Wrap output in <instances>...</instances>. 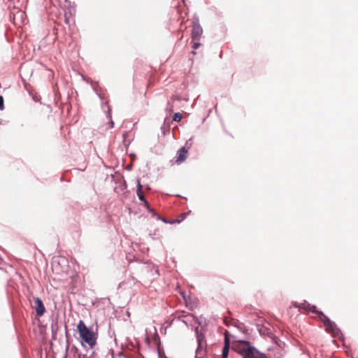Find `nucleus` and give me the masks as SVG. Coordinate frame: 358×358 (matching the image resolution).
Instances as JSON below:
<instances>
[{
  "label": "nucleus",
  "mask_w": 358,
  "mask_h": 358,
  "mask_svg": "<svg viewBox=\"0 0 358 358\" xmlns=\"http://www.w3.org/2000/svg\"><path fill=\"white\" fill-rule=\"evenodd\" d=\"M232 349L241 355L243 358H268L248 341H237L233 344Z\"/></svg>",
  "instance_id": "nucleus-1"
},
{
  "label": "nucleus",
  "mask_w": 358,
  "mask_h": 358,
  "mask_svg": "<svg viewBox=\"0 0 358 358\" xmlns=\"http://www.w3.org/2000/svg\"><path fill=\"white\" fill-rule=\"evenodd\" d=\"M203 34V29L200 24L194 23L192 29V41H199Z\"/></svg>",
  "instance_id": "nucleus-6"
},
{
  "label": "nucleus",
  "mask_w": 358,
  "mask_h": 358,
  "mask_svg": "<svg viewBox=\"0 0 358 358\" xmlns=\"http://www.w3.org/2000/svg\"><path fill=\"white\" fill-rule=\"evenodd\" d=\"M197 348L196 350V358H203L206 354V343L204 340V335L199 332V329H196Z\"/></svg>",
  "instance_id": "nucleus-4"
},
{
  "label": "nucleus",
  "mask_w": 358,
  "mask_h": 358,
  "mask_svg": "<svg viewBox=\"0 0 358 358\" xmlns=\"http://www.w3.org/2000/svg\"><path fill=\"white\" fill-rule=\"evenodd\" d=\"M224 346L229 348V339L227 338V336H225L224 338Z\"/></svg>",
  "instance_id": "nucleus-15"
},
{
  "label": "nucleus",
  "mask_w": 358,
  "mask_h": 358,
  "mask_svg": "<svg viewBox=\"0 0 358 358\" xmlns=\"http://www.w3.org/2000/svg\"><path fill=\"white\" fill-rule=\"evenodd\" d=\"M229 348L227 346H224L222 349V358H227L229 355Z\"/></svg>",
  "instance_id": "nucleus-10"
},
{
  "label": "nucleus",
  "mask_w": 358,
  "mask_h": 358,
  "mask_svg": "<svg viewBox=\"0 0 358 358\" xmlns=\"http://www.w3.org/2000/svg\"><path fill=\"white\" fill-rule=\"evenodd\" d=\"M187 154L188 149L186 148L185 147L181 148L177 152V156L175 162L177 164H180L181 163H182L187 159Z\"/></svg>",
  "instance_id": "nucleus-7"
},
{
  "label": "nucleus",
  "mask_w": 358,
  "mask_h": 358,
  "mask_svg": "<svg viewBox=\"0 0 358 358\" xmlns=\"http://www.w3.org/2000/svg\"><path fill=\"white\" fill-rule=\"evenodd\" d=\"M182 117V115L181 113H176L174 114V115L173 117V120L175 122H180L181 120Z\"/></svg>",
  "instance_id": "nucleus-11"
},
{
  "label": "nucleus",
  "mask_w": 358,
  "mask_h": 358,
  "mask_svg": "<svg viewBox=\"0 0 358 358\" xmlns=\"http://www.w3.org/2000/svg\"><path fill=\"white\" fill-rule=\"evenodd\" d=\"M318 316L323 322L327 331L334 335H338L340 333V329L337 327L336 324L331 321L322 312H318Z\"/></svg>",
  "instance_id": "nucleus-3"
},
{
  "label": "nucleus",
  "mask_w": 358,
  "mask_h": 358,
  "mask_svg": "<svg viewBox=\"0 0 358 358\" xmlns=\"http://www.w3.org/2000/svg\"><path fill=\"white\" fill-rule=\"evenodd\" d=\"M3 108V99L1 96H0V109Z\"/></svg>",
  "instance_id": "nucleus-16"
},
{
  "label": "nucleus",
  "mask_w": 358,
  "mask_h": 358,
  "mask_svg": "<svg viewBox=\"0 0 358 358\" xmlns=\"http://www.w3.org/2000/svg\"><path fill=\"white\" fill-rule=\"evenodd\" d=\"M300 308H303V309H306V310H309L313 313H315L318 315V310H316V306H311L310 303H302L300 306Z\"/></svg>",
  "instance_id": "nucleus-9"
},
{
  "label": "nucleus",
  "mask_w": 358,
  "mask_h": 358,
  "mask_svg": "<svg viewBox=\"0 0 358 358\" xmlns=\"http://www.w3.org/2000/svg\"><path fill=\"white\" fill-rule=\"evenodd\" d=\"M77 329L81 339L92 349L96 344V334L90 329L83 320L79 321Z\"/></svg>",
  "instance_id": "nucleus-2"
},
{
  "label": "nucleus",
  "mask_w": 358,
  "mask_h": 358,
  "mask_svg": "<svg viewBox=\"0 0 358 358\" xmlns=\"http://www.w3.org/2000/svg\"><path fill=\"white\" fill-rule=\"evenodd\" d=\"M189 214V213H185L180 215L178 217L177 222H181L186 217V216H187Z\"/></svg>",
  "instance_id": "nucleus-12"
},
{
  "label": "nucleus",
  "mask_w": 358,
  "mask_h": 358,
  "mask_svg": "<svg viewBox=\"0 0 358 358\" xmlns=\"http://www.w3.org/2000/svg\"><path fill=\"white\" fill-rule=\"evenodd\" d=\"M34 308L37 315L39 317L42 316L45 311L43 303L38 297L34 298Z\"/></svg>",
  "instance_id": "nucleus-8"
},
{
  "label": "nucleus",
  "mask_w": 358,
  "mask_h": 358,
  "mask_svg": "<svg viewBox=\"0 0 358 358\" xmlns=\"http://www.w3.org/2000/svg\"><path fill=\"white\" fill-rule=\"evenodd\" d=\"M192 53L193 55H195V54H196V52H195L194 51H193Z\"/></svg>",
  "instance_id": "nucleus-17"
},
{
  "label": "nucleus",
  "mask_w": 358,
  "mask_h": 358,
  "mask_svg": "<svg viewBox=\"0 0 358 358\" xmlns=\"http://www.w3.org/2000/svg\"><path fill=\"white\" fill-rule=\"evenodd\" d=\"M137 195L141 201L143 202V205L146 208L150 211L154 213V210L150 208L148 202L146 201L143 196V185L141 184L140 181H137Z\"/></svg>",
  "instance_id": "nucleus-5"
},
{
  "label": "nucleus",
  "mask_w": 358,
  "mask_h": 358,
  "mask_svg": "<svg viewBox=\"0 0 358 358\" xmlns=\"http://www.w3.org/2000/svg\"><path fill=\"white\" fill-rule=\"evenodd\" d=\"M192 48L194 50L199 48L201 45V43L198 42V41H192Z\"/></svg>",
  "instance_id": "nucleus-13"
},
{
  "label": "nucleus",
  "mask_w": 358,
  "mask_h": 358,
  "mask_svg": "<svg viewBox=\"0 0 358 358\" xmlns=\"http://www.w3.org/2000/svg\"><path fill=\"white\" fill-rule=\"evenodd\" d=\"M91 357H92V356L88 355L87 353H85V354L80 353L78 355V358H91Z\"/></svg>",
  "instance_id": "nucleus-14"
}]
</instances>
